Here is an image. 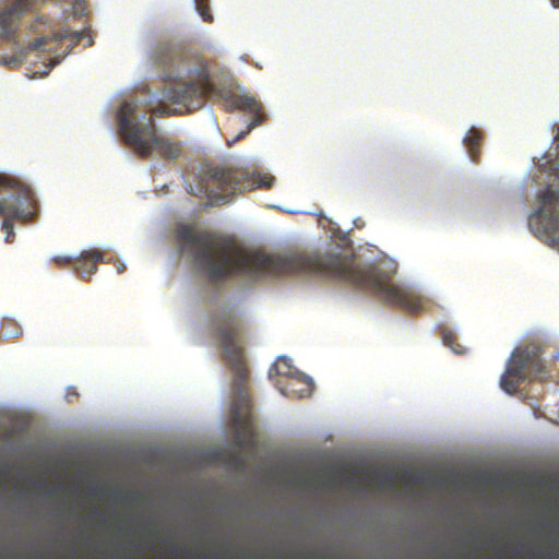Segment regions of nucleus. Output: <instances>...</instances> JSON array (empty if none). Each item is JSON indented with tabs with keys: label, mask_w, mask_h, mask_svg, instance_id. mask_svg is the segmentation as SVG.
<instances>
[{
	"label": "nucleus",
	"mask_w": 559,
	"mask_h": 559,
	"mask_svg": "<svg viewBox=\"0 0 559 559\" xmlns=\"http://www.w3.org/2000/svg\"><path fill=\"white\" fill-rule=\"evenodd\" d=\"M176 239L180 251L188 254L211 282L225 281L233 274L319 275L372 292L382 301L405 311V286L393 283L392 273L380 264L360 263L349 250L340 246H333L324 253L273 254L246 250L231 240L198 231L189 225L177 229Z\"/></svg>",
	"instance_id": "obj_1"
},
{
	"label": "nucleus",
	"mask_w": 559,
	"mask_h": 559,
	"mask_svg": "<svg viewBox=\"0 0 559 559\" xmlns=\"http://www.w3.org/2000/svg\"><path fill=\"white\" fill-rule=\"evenodd\" d=\"M210 330L212 337L221 346L223 358L233 374L231 388L235 397L231 404V415L234 424L247 426L250 411L248 392L250 372L245 357L242 323L233 307L224 306L212 314Z\"/></svg>",
	"instance_id": "obj_2"
},
{
	"label": "nucleus",
	"mask_w": 559,
	"mask_h": 559,
	"mask_svg": "<svg viewBox=\"0 0 559 559\" xmlns=\"http://www.w3.org/2000/svg\"><path fill=\"white\" fill-rule=\"evenodd\" d=\"M118 128L124 144L140 157L146 158L156 152L164 158L176 159L181 145L157 133L152 116L139 112L136 100H126L118 111Z\"/></svg>",
	"instance_id": "obj_3"
},
{
	"label": "nucleus",
	"mask_w": 559,
	"mask_h": 559,
	"mask_svg": "<svg viewBox=\"0 0 559 559\" xmlns=\"http://www.w3.org/2000/svg\"><path fill=\"white\" fill-rule=\"evenodd\" d=\"M274 181L275 177L269 173L209 167L200 177L198 191L194 192L192 186H189V192L205 194L212 202H226L237 193L257 189L270 190Z\"/></svg>",
	"instance_id": "obj_4"
},
{
	"label": "nucleus",
	"mask_w": 559,
	"mask_h": 559,
	"mask_svg": "<svg viewBox=\"0 0 559 559\" xmlns=\"http://www.w3.org/2000/svg\"><path fill=\"white\" fill-rule=\"evenodd\" d=\"M38 214V203L31 187L19 177L0 173V216L5 242L14 240L13 221L33 222Z\"/></svg>",
	"instance_id": "obj_5"
},
{
	"label": "nucleus",
	"mask_w": 559,
	"mask_h": 559,
	"mask_svg": "<svg viewBox=\"0 0 559 559\" xmlns=\"http://www.w3.org/2000/svg\"><path fill=\"white\" fill-rule=\"evenodd\" d=\"M213 93L214 86L206 74H202L197 82H174L165 87L160 100L150 111L158 116L191 111L201 107Z\"/></svg>",
	"instance_id": "obj_6"
},
{
	"label": "nucleus",
	"mask_w": 559,
	"mask_h": 559,
	"mask_svg": "<svg viewBox=\"0 0 559 559\" xmlns=\"http://www.w3.org/2000/svg\"><path fill=\"white\" fill-rule=\"evenodd\" d=\"M545 371L546 366L538 346L519 347L508 360L506 371L500 379V386L507 393L513 394L524 380L542 378Z\"/></svg>",
	"instance_id": "obj_7"
},
{
	"label": "nucleus",
	"mask_w": 559,
	"mask_h": 559,
	"mask_svg": "<svg viewBox=\"0 0 559 559\" xmlns=\"http://www.w3.org/2000/svg\"><path fill=\"white\" fill-rule=\"evenodd\" d=\"M556 145L555 176L559 179V128L554 139ZM538 209L531 216V224L537 221L547 238L559 245V188H546L538 194Z\"/></svg>",
	"instance_id": "obj_8"
},
{
	"label": "nucleus",
	"mask_w": 559,
	"mask_h": 559,
	"mask_svg": "<svg viewBox=\"0 0 559 559\" xmlns=\"http://www.w3.org/2000/svg\"><path fill=\"white\" fill-rule=\"evenodd\" d=\"M185 55L186 51L181 45L159 41L152 49L150 60L157 70L164 72L163 79L170 82L175 78L173 70L178 68Z\"/></svg>",
	"instance_id": "obj_9"
},
{
	"label": "nucleus",
	"mask_w": 559,
	"mask_h": 559,
	"mask_svg": "<svg viewBox=\"0 0 559 559\" xmlns=\"http://www.w3.org/2000/svg\"><path fill=\"white\" fill-rule=\"evenodd\" d=\"M85 36L84 32H70L69 29L60 31L53 36L39 37L28 44V46L12 56H3L1 58V64L9 69L17 68L26 58V51L33 50H50L46 46L50 43H61L66 39H71L72 45H78L81 39Z\"/></svg>",
	"instance_id": "obj_10"
},
{
	"label": "nucleus",
	"mask_w": 559,
	"mask_h": 559,
	"mask_svg": "<svg viewBox=\"0 0 559 559\" xmlns=\"http://www.w3.org/2000/svg\"><path fill=\"white\" fill-rule=\"evenodd\" d=\"M226 102L231 108L252 115V121L246 129L241 130L233 140L227 141L228 145L231 146L245 139L254 127L262 124L266 120V115L263 111L262 104L251 95L230 94L226 97Z\"/></svg>",
	"instance_id": "obj_11"
},
{
	"label": "nucleus",
	"mask_w": 559,
	"mask_h": 559,
	"mask_svg": "<svg viewBox=\"0 0 559 559\" xmlns=\"http://www.w3.org/2000/svg\"><path fill=\"white\" fill-rule=\"evenodd\" d=\"M104 260V253L98 249H88L74 259V272L84 281H90L97 265Z\"/></svg>",
	"instance_id": "obj_12"
},
{
	"label": "nucleus",
	"mask_w": 559,
	"mask_h": 559,
	"mask_svg": "<svg viewBox=\"0 0 559 559\" xmlns=\"http://www.w3.org/2000/svg\"><path fill=\"white\" fill-rule=\"evenodd\" d=\"M312 380L306 377L305 374L299 373L292 380H289L288 383L281 389V392L286 396H296L298 399H301L309 396L312 393Z\"/></svg>",
	"instance_id": "obj_13"
},
{
	"label": "nucleus",
	"mask_w": 559,
	"mask_h": 559,
	"mask_svg": "<svg viewBox=\"0 0 559 559\" xmlns=\"http://www.w3.org/2000/svg\"><path fill=\"white\" fill-rule=\"evenodd\" d=\"M481 141H483L481 132L474 127H472L467 131V133L464 138V145L466 146L468 154L473 162H477V159H478Z\"/></svg>",
	"instance_id": "obj_14"
},
{
	"label": "nucleus",
	"mask_w": 559,
	"mask_h": 559,
	"mask_svg": "<svg viewBox=\"0 0 559 559\" xmlns=\"http://www.w3.org/2000/svg\"><path fill=\"white\" fill-rule=\"evenodd\" d=\"M270 377L273 376V373H276L278 376H283L285 378H288L292 380L294 377L299 374V372L293 367L290 364V360L286 357H280L271 367L270 369Z\"/></svg>",
	"instance_id": "obj_15"
},
{
	"label": "nucleus",
	"mask_w": 559,
	"mask_h": 559,
	"mask_svg": "<svg viewBox=\"0 0 559 559\" xmlns=\"http://www.w3.org/2000/svg\"><path fill=\"white\" fill-rule=\"evenodd\" d=\"M195 9L199 12L202 20L206 23L213 22V15L210 11L209 0H194Z\"/></svg>",
	"instance_id": "obj_16"
},
{
	"label": "nucleus",
	"mask_w": 559,
	"mask_h": 559,
	"mask_svg": "<svg viewBox=\"0 0 559 559\" xmlns=\"http://www.w3.org/2000/svg\"><path fill=\"white\" fill-rule=\"evenodd\" d=\"M376 481L380 488H392L395 484V475L393 472L380 473L377 475Z\"/></svg>",
	"instance_id": "obj_17"
},
{
	"label": "nucleus",
	"mask_w": 559,
	"mask_h": 559,
	"mask_svg": "<svg viewBox=\"0 0 559 559\" xmlns=\"http://www.w3.org/2000/svg\"><path fill=\"white\" fill-rule=\"evenodd\" d=\"M52 262L58 266H72L74 269V259L70 257H55Z\"/></svg>",
	"instance_id": "obj_18"
},
{
	"label": "nucleus",
	"mask_w": 559,
	"mask_h": 559,
	"mask_svg": "<svg viewBox=\"0 0 559 559\" xmlns=\"http://www.w3.org/2000/svg\"><path fill=\"white\" fill-rule=\"evenodd\" d=\"M442 338H443V342L445 345L452 347L453 346V342L455 340V336L453 335L452 332L443 329L442 330Z\"/></svg>",
	"instance_id": "obj_19"
},
{
	"label": "nucleus",
	"mask_w": 559,
	"mask_h": 559,
	"mask_svg": "<svg viewBox=\"0 0 559 559\" xmlns=\"http://www.w3.org/2000/svg\"><path fill=\"white\" fill-rule=\"evenodd\" d=\"M237 467H241L243 465V460L239 455H233L230 457Z\"/></svg>",
	"instance_id": "obj_20"
},
{
	"label": "nucleus",
	"mask_w": 559,
	"mask_h": 559,
	"mask_svg": "<svg viewBox=\"0 0 559 559\" xmlns=\"http://www.w3.org/2000/svg\"><path fill=\"white\" fill-rule=\"evenodd\" d=\"M236 443H237L239 447H241V445H243L245 441H243V439H242L240 436H238V437L236 438Z\"/></svg>",
	"instance_id": "obj_21"
},
{
	"label": "nucleus",
	"mask_w": 559,
	"mask_h": 559,
	"mask_svg": "<svg viewBox=\"0 0 559 559\" xmlns=\"http://www.w3.org/2000/svg\"><path fill=\"white\" fill-rule=\"evenodd\" d=\"M552 5L559 8V0H550Z\"/></svg>",
	"instance_id": "obj_22"
},
{
	"label": "nucleus",
	"mask_w": 559,
	"mask_h": 559,
	"mask_svg": "<svg viewBox=\"0 0 559 559\" xmlns=\"http://www.w3.org/2000/svg\"><path fill=\"white\" fill-rule=\"evenodd\" d=\"M413 480H414L415 483H419V481H420V478H419L417 475H414Z\"/></svg>",
	"instance_id": "obj_23"
}]
</instances>
